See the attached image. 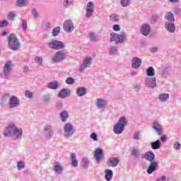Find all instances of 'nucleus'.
Returning <instances> with one entry per match:
<instances>
[{"label":"nucleus","mask_w":181,"mask_h":181,"mask_svg":"<svg viewBox=\"0 0 181 181\" xmlns=\"http://www.w3.org/2000/svg\"><path fill=\"white\" fill-rule=\"evenodd\" d=\"M63 130L64 138L66 139H69V138H71L76 134V128L70 122H67L64 125Z\"/></svg>","instance_id":"20e7f679"},{"label":"nucleus","mask_w":181,"mask_h":181,"mask_svg":"<svg viewBox=\"0 0 181 181\" xmlns=\"http://www.w3.org/2000/svg\"><path fill=\"white\" fill-rule=\"evenodd\" d=\"M42 134L45 136V139L50 141L53 138L54 132L53 131V126L52 124H46L43 127Z\"/></svg>","instance_id":"6e6552de"},{"label":"nucleus","mask_w":181,"mask_h":181,"mask_svg":"<svg viewBox=\"0 0 181 181\" xmlns=\"http://www.w3.org/2000/svg\"><path fill=\"white\" fill-rule=\"evenodd\" d=\"M152 128L156 131L158 135H162L163 134V126L160 124L158 120H156L152 124Z\"/></svg>","instance_id":"2eb2a0df"},{"label":"nucleus","mask_w":181,"mask_h":181,"mask_svg":"<svg viewBox=\"0 0 181 181\" xmlns=\"http://www.w3.org/2000/svg\"><path fill=\"white\" fill-rule=\"evenodd\" d=\"M95 9V6H94V2L93 1L88 2L86 8V17L88 18V19H90V18H93V15H94Z\"/></svg>","instance_id":"9b49d317"},{"label":"nucleus","mask_w":181,"mask_h":181,"mask_svg":"<svg viewBox=\"0 0 181 181\" xmlns=\"http://www.w3.org/2000/svg\"><path fill=\"white\" fill-rule=\"evenodd\" d=\"M47 46L49 49L54 50H62L64 48V42L59 40H53L47 43Z\"/></svg>","instance_id":"1a4fd4ad"},{"label":"nucleus","mask_w":181,"mask_h":181,"mask_svg":"<svg viewBox=\"0 0 181 181\" xmlns=\"http://www.w3.org/2000/svg\"><path fill=\"white\" fill-rule=\"evenodd\" d=\"M181 10L180 8H175L174 10V13H175V15H179V13H180Z\"/></svg>","instance_id":"e2e57ef3"},{"label":"nucleus","mask_w":181,"mask_h":181,"mask_svg":"<svg viewBox=\"0 0 181 181\" xmlns=\"http://www.w3.org/2000/svg\"><path fill=\"white\" fill-rule=\"evenodd\" d=\"M82 168L83 169H88V166L90 165V161L88 160V158H82Z\"/></svg>","instance_id":"4c0bfd02"},{"label":"nucleus","mask_w":181,"mask_h":181,"mask_svg":"<svg viewBox=\"0 0 181 181\" xmlns=\"http://www.w3.org/2000/svg\"><path fill=\"white\" fill-rule=\"evenodd\" d=\"M47 88L50 90H57V88H59V83L57 81L50 82L47 84Z\"/></svg>","instance_id":"72a5a7b5"},{"label":"nucleus","mask_w":181,"mask_h":181,"mask_svg":"<svg viewBox=\"0 0 181 181\" xmlns=\"http://www.w3.org/2000/svg\"><path fill=\"white\" fill-rule=\"evenodd\" d=\"M90 138L95 141H98V136L95 133H92L90 134Z\"/></svg>","instance_id":"4d7b16f0"},{"label":"nucleus","mask_w":181,"mask_h":181,"mask_svg":"<svg viewBox=\"0 0 181 181\" xmlns=\"http://www.w3.org/2000/svg\"><path fill=\"white\" fill-rule=\"evenodd\" d=\"M59 118L62 122H66L69 119V112L64 110L59 113Z\"/></svg>","instance_id":"cd10ccee"},{"label":"nucleus","mask_w":181,"mask_h":181,"mask_svg":"<svg viewBox=\"0 0 181 181\" xmlns=\"http://www.w3.org/2000/svg\"><path fill=\"white\" fill-rule=\"evenodd\" d=\"M145 84L147 88H155L156 87V78H146Z\"/></svg>","instance_id":"f3484780"},{"label":"nucleus","mask_w":181,"mask_h":181,"mask_svg":"<svg viewBox=\"0 0 181 181\" xmlns=\"http://www.w3.org/2000/svg\"><path fill=\"white\" fill-rule=\"evenodd\" d=\"M128 124V120L125 117H122L119 119L117 123L113 127V132L116 135H121L125 129V125Z\"/></svg>","instance_id":"f03ea898"},{"label":"nucleus","mask_w":181,"mask_h":181,"mask_svg":"<svg viewBox=\"0 0 181 181\" xmlns=\"http://www.w3.org/2000/svg\"><path fill=\"white\" fill-rule=\"evenodd\" d=\"M158 100L161 103H166V101L168 100H169V94H168V93H162V94L159 95Z\"/></svg>","instance_id":"473e14b6"},{"label":"nucleus","mask_w":181,"mask_h":181,"mask_svg":"<svg viewBox=\"0 0 181 181\" xmlns=\"http://www.w3.org/2000/svg\"><path fill=\"white\" fill-rule=\"evenodd\" d=\"M112 29L115 32H119L121 30V27L118 24H115L113 25Z\"/></svg>","instance_id":"6e6d98bb"},{"label":"nucleus","mask_w":181,"mask_h":181,"mask_svg":"<svg viewBox=\"0 0 181 181\" xmlns=\"http://www.w3.org/2000/svg\"><path fill=\"white\" fill-rule=\"evenodd\" d=\"M8 47L11 50H19L21 49V42L19 39L16 37V35L13 33H11L8 37Z\"/></svg>","instance_id":"7ed1b4c3"},{"label":"nucleus","mask_w":181,"mask_h":181,"mask_svg":"<svg viewBox=\"0 0 181 181\" xmlns=\"http://www.w3.org/2000/svg\"><path fill=\"white\" fill-rule=\"evenodd\" d=\"M32 14L33 17L35 18L39 17V13H37V11L36 10V8L33 9Z\"/></svg>","instance_id":"bf43d9fd"},{"label":"nucleus","mask_w":181,"mask_h":181,"mask_svg":"<svg viewBox=\"0 0 181 181\" xmlns=\"http://www.w3.org/2000/svg\"><path fill=\"white\" fill-rule=\"evenodd\" d=\"M60 33V27H55L52 30V36L56 37Z\"/></svg>","instance_id":"37998d69"},{"label":"nucleus","mask_w":181,"mask_h":181,"mask_svg":"<svg viewBox=\"0 0 181 181\" xmlns=\"http://www.w3.org/2000/svg\"><path fill=\"white\" fill-rule=\"evenodd\" d=\"M21 104V101L19 98L15 95H11L9 99V108L12 110L13 108H16V107H19Z\"/></svg>","instance_id":"ddd939ff"},{"label":"nucleus","mask_w":181,"mask_h":181,"mask_svg":"<svg viewBox=\"0 0 181 181\" xmlns=\"http://www.w3.org/2000/svg\"><path fill=\"white\" fill-rule=\"evenodd\" d=\"M173 149H175V151H180V148H181L180 142H179V141H175V142L173 144Z\"/></svg>","instance_id":"a18cd8bd"},{"label":"nucleus","mask_w":181,"mask_h":181,"mask_svg":"<svg viewBox=\"0 0 181 181\" xmlns=\"http://www.w3.org/2000/svg\"><path fill=\"white\" fill-rule=\"evenodd\" d=\"M151 53H156L158 52V47H153L151 49Z\"/></svg>","instance_id":"0e129e2a"},{"label":"nucleus","mask_w":181,"mask_h":181,"mask_svg":"<svg viewBox=\"0 0 181 181\" xmlns=\"http://www.w3.org/2000/svg\"><path fill=\"white\" fill-rule=\"evenodd\" d=\"M140 152H141V151L139 150V148H133L131 151V155H132V156H134L136 159H138L141 156Z\"/></svg>","instance_id":"7c9ffc66"},{"label":"nucleus","mask_w":181,"mask_h":181,"mask_svg":"<svg viewBox=\"0 0 181 181\" xmlns=\"http://www.w3.org/2000/svg\"><path fill=\"white\" fill-rule=\"evenodd\" d=\"M158 18L159 16H158V15L152 16L151 23H155L156 22H158Z\"/></svg>","instance_id":"5fc2aeb1"},{"label":"nucleus","mask_w":181,"mask_h":181,"mask_svg":"<svg viewBox=\"0 0 181 181\" xmlns=\"http://www.w3.org/2000/svg\"><path fill=\"white\" fill-rule=\"evenodd\" d=\"M146 76L148 77H153V76H155V69H153L152 66H149L146 69Z\"/></svg>","instance_id":"c9c22d12"},{"label":"nucleus","mask_w":181,"mask_h":181,"mask_svg":"<svg viewBox=\"0 0 181 181\" xmlns=\"http://www.w3.org/2000/svg\"><path fill=\"white\" fill-rule=\"evenodd\" d=\"M45 27L46 28V29H50V28H52V23H46Z\"/></svg>","instance_id":"680f3d73"},{"label":"nucleus","mask_w":181,"mask_h":181,"mask_svg":"<svg viewBox=\"0 0 181 181\" xmlns=\"http://www.w3.org/2000/svg\"><path fill=\"white\" fill-rule=\"evenodd\" d=\"M35 62H37L39 66H42L43 63V57L37 56L35 58Z\"/></svg>","instance_id":"49530a36"},{"label":"nucleus","mask_w":181,"mask_h":181,"mask_svg":"<svg viewBox=\"0 0 181 181\" xmlns=\"http://www.w3.org/2000/svg\"><path fill=\"white\" fill-rule=\"evenodd\" d=\"M17 3L19 5H23V4H25V0H17Z\"/></svg>","instance_id":"338daca9"},{"label":"nucleus","mask_w":181,"mask_h":181,"mask_svg":"<svg viewBox=\"0 0 181 181\" xmlns=\"http://www.w3.org/2000/svg\"><path fill=\"white\" fill-rule=\"evenodd\" d=\"M88 37L90 42H97V40H98V37L97 36V34H95V33H89Z\"/></svg>","instance_id":"e433bc0d"},{"label":"nucleus","mask_w":181,"mask_h":181,"mask_svg":"<svg viewBox=\"0 0 181 181\" xmlns=\"http://www.w3.org/2000/svg\"><path fill=\"white\" fill-rule=\"evenodd\" d=\"M141 32L144 36H148L151 33V25L149 24H144L141 26Z\"/></svg>","instance_id":"b1692460"},{"label":"nucleus","mask_w":181,"mask_h":181,"mask_svg":"<svg viewBox=\"0 0 181 181\" xmlns=\"http://www.w3.org/2000/svg\"><path fill=\"white\" fill-rule=\"evenodd\" d=\"M95 159L97 162V163H100L101 160L103 159L104 156V150H103L101 148H98L95 150Z\"/></svg>","instance_id":"dca6fc26"},{"label":"nucleus","mask_w":181,"mask_h":181,"mask_svg":"<svg viewBox=\"0 0 181 181\" xmlns=\"http://www.w3.org/2000/svg\"><path fill=\"white\" fill-rule=\"evenodd\" d=\"M50 98H52V95H50V93L42 95V101L45 104L50 102Z\"/></svg>","instance_id":"a19ab883"},{"label":"nucleus","mask_w":181,"mask_h":181,"mask_svg":"<svg viewBox=\"0 0 181 181\" xmlns=\"http://www.w3.org/2000/svg\"><path fill=\"white\" fill-rule=\"evenodd\" d=\"M95 105L98 110H105L107 108V100L98 98L95 101Z\"/></svg>","instance_id":"a211bd4d"},{"label":"nucleus","mask_w":181,"mask_h":181,"mask_svg":"<svg viewBox=\"0 0 181 181\" xmlns=\"http://www.w3.org/2000/svg\"><path fill=\"white\" fill-rule=\"evenodd\" d=\"M74 4V0H64L63 6L64 8H69L70 6H72Z\"/></svg>","instance_id":"f704fd0d"},{"label":"nucleus","mask_w":181,"mask_h":181,"mask_svg":"<svg viewBox=\"0 0 181 181\" xmlns=\"http://www.w3.org/2000/svg\"><path fill=\"white\" fill-rule=\"evenodd\" d=\"M160 141H162V142H165L166 141V136H161Z\"/></svg>","instance_id":"774afa93"},{"label":"nucleus","mask_w":181,"mask_h":181,"mask_svg":"<svg viewBox=\"0 0 181 181\" xmlns=\"http://www.w3.org/2000/svg\"><path fill=\"white\" fill-rule=\"evenodd\" d=\"M120 4L122 6L125 8V6H128L131 4V0H121Z\"/></svg>","instance_id":"8fccbe9b"},{"label":"nucleus","mask_w":181,"mask_h":181,"mask_svg":"<svg viewBox=\"0 0 181 181\" xmlns=\"http://www.w3.org/2000/svg\"><path fill=\"white\" fill-rule=\"evenodd\" d=\"M133 139H134V141L141 140V134H139V132H135L133 134Z\"/></svg>","instance_id":"09e8293b"},{"label":"nucleus","mask_w":181,"mask_h":181,"mask_svg":"<svg viewBox=\"0 0 181 181\" xmlns=\"http://www.w3.org/2000/svg\"><path fill=\"white\" fill-rule=\"evenodd\" d=\"M93 64V58L92 57L87 56L82 59V63L79 66L78 71L79 73H83L86 69H88V67H91Z\"/></svg>","instance_id":"423d86ee"},{"label":"nucleus","mask_w":181,"mask_h":181,"mask_svg":"<svg viewBox=\"0 0 181 181\" xmlns=\"http://www.w3.org/2000/svg\"><path fill=\"white\" fill-rule=\"evenodd\" d=\"M142 64V59L139 57H134L132 59V69H139Z\"/></svg>","instance_id":"412c9836"},{"label":"nucleus","mask_w":181,"mask_h":181,"mask_svg":"<svg viewBox=\"0 0 181 181\" xmlns=\"http://www.w3.org/2000/svg\"><path fill=\"white\" fill-rule=\"evenodd\" d=\"M170 4H177L180 0H168Z\"/></svg>","instance_id":"69168bd1"},{"label":"nucleus","mask_w":181,"mask_h":181,"mask_svg":"<svg viewBox=\"0 0 181 181\" xmlns=\"http://www.w3.org/2000/svg\"><path fill=\"white\" fill-rule=\"evenodd\" d=\"M118 163H119V159H118V158L110 157L107 159V165L110 166V168H117Z\"/></svg>","instance_id":"6ab92c4d"},{"label":"nucleus","mask_w":181,"mask_h":181,"mask_svg":"<svg viewBox=\"0 0 181 181\" xmlns=\"http://www.w3.org/2000/svg\"><path fill=\"white\" fill-rule=\"evenodd\" d=\"M71 165L74 168H77L78 166V160L76 159V153H71Z\"/></svg>","instance_id":"c756f323"},{"label":"nucleus","mask_w":181,"mask_h":181,"mask_svg":"<svg viewBox=\"0 0 181 181\" xmlns=\"http://www.w3.org/2000/svg\"><path fill=\"white\" fill-rule=\"evenodd\" d=\"M76 94L78 97H84V95L87 94V88L83 86L78 87L76 90Z\"/></svg>","instance_id":"a878e982"},{"label":"nucleus","mask_w":181,"mask_h":181,"mask_svg":"<svg viewBox=\"0 0 181 181\" xmlns=\"http://www.w3.org/2000/svg\"><path fill=\"white\" fill-rule=\"evenodd\" d=\"M165 19L168 21L167 22H175V16L170 11L168 12L165 15Z\"/></svg>","instance_id":"2f4dec72"},{"label":"nucleus","mask_w":181,"mask_h":181,"mask_svg":"<svg viewBox=\"0 0 181 181\" xmlns=\"http://www.w3.org/2000/svg\"><path fill=\"white\" fill-rule=\"evenodd\" d=\"M141 158L142 159L148 160V162H153V160H155V153L152 151H147L141 156Z\"/></svg>","instance_id":"aec40b11"},{"label":"nucleus","mask_w":181,"mask_h":181,"mask_svg":"<svg viewBox=\"0 0 181 181\" xmlns=\"http://www.w3.org/2000/svg\"><path fill=\"white\" fill-rule=\"evenodd\" d=\"M127 34L122 33H112L110 34V42H115V45H119V43H124V42H127Z\"/></svg>","instance_id":"39448f33"},{"label":"nucleus","mask_w":181,"mask_h":181,"mask_svg":"<svg viewBox=\"0 0 181 181\" xmlns=\"http://www.w3.org/2000/svg\"><path fill=\"white\" fill-rule=\"evenodd\" d=\"M25 95L27 98H33V93H32L30 90H25Z\"/></svg>","instance_id":"864d4df0"},{"label":"nucleus","mask_w":181,"mask_h":181,"mask_svg":"<svg viewBox=\"0 0 181 181\" xmlns=\"http://www.w3.org/2000/svg\"><path fill=\"white\" fill-rule=\"evenodd\" d=\"M117 52H118V47L116 46H112L110 47L109 54H110V56H114L117 54Z\"/></svg>","instance_id":"58836bf2"},{"label":"nucleus","mask_w":181,"mask_h":181,"mask_svg":"<svg viewBox=\"0 0 181 181\" xmlns=\"http://www.w3.org/2000/svg\"><path fill=\"white\" fill-rule=\"evenodd\" d=\"M110 21H111V22H118V21H119V16L117 14H111L110 16Z\"/></svg>","instance_id":"79ce46f5"},{"label":"nucleus","mask_w":181,"mask_h":181,"mask_svg":"<svg viewBox=\"0 0 181 181\" xmlns=\"http://www.w3.org/2000/svg\"><path fill=\"white\" fill-rule=\"evenodd\" d=\"M64 30L67 33H71L74 30V23H73V21L71 20H66L64 21L63 24Z\"/></svg>","instance_id":"f8f14e48"},{"label":"nucleus","mask_w":181,"mask_h":181,"mask_svg":"<svg viewBox=\"0 0 181 181\" xmlns=\"http://www.w3.org/2000/svg\"><path fill=\"white\" fill-rule=\"evenodd\" d=\"M54 171L55 173L60 174L63 170H64V167L59 161H56L54 165Z\"/></svg>","instance_id":"4be33fe9"},{"label":"nucleus","mask_w":181,"mask_h":181,"mask_svg":"<svg viewBox=\"0 0 181 181\" xmlns=\"http://www.w3.org/2000/svg\"><path fill=\"white\" fill-rule=\"evenodd\" d=\"M55 107L57 108V110H62V108H63V103L57 102L55 105Z\"/></svg>","instance_id":"13d9d810"},{"label":"nucleus","mask_w":181,"mask_h":181,"mask_svg":"<svg viewBox=\"0 0 181 181\" xmlns=\"http://www.w3.org/2000/svg\"><path fill=\"white\" fill-rule=\"evenodd\" d=\"M15 16H16V15L15 14V12L14 11H10L8 13V21H13V19H15Z\"/></svg>","instance_id":"3c124183"},{"label":"nucleus","mask_w":181,"mask_h":181,"mask_svg":"<svg viewBox=\"0 0 181 181\" xmlns=\"http://www.w3.org/2000/svg\"><path fill=\"white\" fill-rule=\"evenodd\" d=\"M159 169V163L156 161H151L146 170L148 175H152L153 172H156Z\"/></svg>","instance_id":"4468645a"},{"label":"nucleus","mask_w":181,"mask_h":181,"mask_svg":"<svg viewBox=\"0 0 181 181\" xmlns=\"http://www.w3.org/2000/svg\"><path fill=\"white\" fill-rule=\"evenodd\" d=\"M151 146L152 149H160V146H162V142L160 139H157L156 141L151 142Z\"/></svg>","instance_id":"c85d7f7f"},{"label":"nucleus","mask_w":181,"mask_h":181,"mask_svg":"<svg viewBox=\"0 0 181 181\" xmlns=\"http://www.w3.org/2000/svg\"><path fill=\"white\" fill-rule=\"evenodd\" d=\"M26 165L25 164V161L19 160L17 162V169L18 170H22V169H25Z\"/></svg>","instance_id":"ea45409f"},{"label":"nucleus","mask_w":181,"mask_h":181,"mask_svg":"<svg viewBox=\"0 0 181 181\" xmlns=\"http://www.w3.org/2000/svg\"><path fill=\"white\" fill-rule=\"evenodd\" d=\"M70 89L62 88L59 93L58 97H59V98H66V97H69V95H70Z\"/></svg>","instance_id":"393cba45"},{"label":"nucleus","mask_w":181,"mask_h":181,"mask_svg":"<svg viewBox=\"0 0 181 181\" xmlns=\"http://www.w3.org/2000/svg\"><path fill=\"white\" fill-rule=\"evenodd\" d=\"M21 28H22L23 30H24V32H25V30H28V20L27 19L23 20L22 24H21Z\"/></svg>","instance_id":"c03bdc74"},{"label":"nucleus","mask_w":181,"mask_h":181,"mask_svg":"<svg viewBox=\"0 0 181 181\" xmlns=\"http://www.w3.org/2000/svg\"><path fill=\"white\" fill-rule=\"evenodd\" d=\"M135 91H139L141 90V86L139 84H136L134 86Z\"/></svg>","instance_id":"052dcab7"},{"label":"nucleus","mask_w":181,"mask_h":181,"mask_svg":"<svg viewBox=\"0 0 181 181\" xmlns=\"http://www.w3.org/2000/svg\"><path fill=\"white\" fill-rule=\"evenodd\" d=\"M8 25L9 23L6 20L0 21V28H6Z\"/></svg>","instance_id":"603ef678"},{"label":"nucleus","mask_w":181,"mask_h":181,"mask_svg":"<svg viewBox=\"0 0 181 181\" xmlns=\"http://www.w3.org/2000/svg\"><path fill=\"white\" fill-rule=\"evenodd\" d=\"M112 176H114V173L112 172V170L106 169L105 170V180L111 181V179H112Z\"/></svg>","instance_id":"bb28decb"},{"label":"nucleus","mask_w":181,"mask_h":181,"mask_svg":"<svg viewBox=\"0 0 181 181\" xmlns=\"http://www.w3.org/2000/svg\"><path fill=\"white\" fill-rule=\"evenodd\" d=\"M4 136H8L13 138L15 141L21 139L23 135V130L22 128L16 127L14 123L9 124L4 132Z\"/></svg>","instance_id":"f257e3e1"},{"label":"nucleus","mask_w":181,"mask_h":181,"mask_svg":"<svg viewBox=\"0 0 181 181\" xmlns=\"http://www.w3.org/2000/svg\"><path fill=\"white\" fill-rule=\"evenodd\" d=\"M165 29L170 33H174L176 30V26H175V23L173 22H165Z\"/></svg>","instance_id":"5701e85b"},{"label":"nucleus","mask_w":181,"mask_h":181,"mask_svg":"<svg viewBox=\"0 0 181 181\" xmlns=\"http://www.w3.org/2000/svg\"><path fill=\"white\" fill-rule=\"evenodd\" d=\"M11 71H12V61H6L3 68V74L1 75V78L8 80L11 76Z\"/></svg>","instance_id":"0eeeda50"},{"label":"nucleus","mask_w":181,"mask_h":181,"mask_svg":"<svg viewBox=\"0 0 181 181\" xmlns=\"http://www.w3.org/2000/svg\"><path fill=\"white\" fill-rule=\"evenodd\" d=\"M65 82L68 85L74 84V83H76V79H74V78L69 77L66 79Z\"/></svg>","instance_id":"de8ad7c7"},{"label":"nucleus","mask_w":181,"mask_h":181,"mask_svg":"<svg viewBox=\"0 0 181 181\" xmlns=\"http://www.w3.org/2000/svg\"><path fill=\"white\" fill-rule=\"evenodd\" d=\"M66 59V53L64 51L61 50L57 52L51 58L52 63H60Z\"/></svg>","instance_id":"9d476101"}]
</instances>
